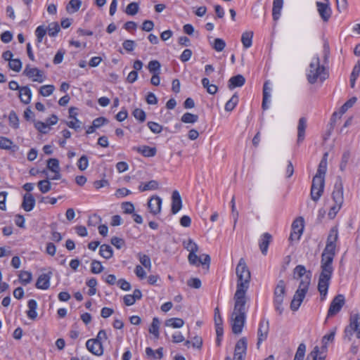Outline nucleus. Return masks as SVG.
<instances>
[{"label": "nucleus", "instance_id": "1", "mask_svg": "<svg viewBox=\"0 0 360 360\" xmlns=\"http://www.w3.org/2000/svg\"><path fill=\"white\" fill-rule=\"evenodd\" d=\"M335 251L323 250L321 259V273L319 277L318 290L323 300L327 295L330 281L333 272V262Z\"/></svg>", "mask_w": 360, "mask_h": 360}, {"label": "nucleus", "instance_id": "2", "mask_svg": "<svg viewBox=\"0 0 360 360\" xmlns=\"http://www.w3.org/2000/svg\"><path fill=\"white\" fill-rule=\"evenodd\" d=\"M237 276L236 291L233 298L248 299L246 292L249 288L251 274L243 258H240L236 269Z\"/></svg>", "mask_w": 360, "mask_h": 360}, {"label": "nucleus", "instance_id": "3", "mask_svg": "<svg viewBox=\"0 0 360 360\" xmlns=\"http://www.w3.org/2000/svg\"><path fill=\"white\" fill-rule=\"evenodd\" d=\"M234 307L231 313V322L232 332L234 334L241 333L245 322V304L248 299L233 298Z\"/></svg>", "mask_w": 360, "mask_h": 360}, {"label": "nucleus", "instance_id": "4", "mask_svg": "<svg viewBox=\"0 0 360 360\" xmlns=\"http://www.w3.org/2000/svg\"><path fill=\"white\" fill-rule=\"evenodd\" d=\"M307 77L310 84H314L318 82L319 79L323 82L327 78V72H326L324 66L320 65V58L319 56L312 58Z\"/></svg>", "mask_w": 360, "mask_h": 360}, {"label": "nucleus", "instance_id": "5", "mask_svg": "<svg viewBox=\"0 0 360 360\" xmlns=\"http://www.w3.org/2000/svg\"><path fill=\"white\" fill-rule=\"evenodd\" d=\"M311 276H306L301 279L299 287L296 290L290 303V309L297 311L300 307L310 285Z\"/></svg>", "mask_w": 360, "mask_h": 360}, {"label": "nucleus", "instance_id": "6", "mask_svg": "<svg viewBox=\"0 0 360 360\" xmlns=\"http://www.w3.org/2000/svg\"><path fill=\"white\" fill-rule=\"evenodd\" d=\"M306 351V346L304 343L299 345L293 360H303ZM326 356L320 352L319 347L316 346L307 355V360H325Z\"/></svg>", "mask_w": 360, "mask_h": 360}, {"label": "nucleus", "instance_id": "7", "mask_svg": "<svg viewBox=\"0 0 360 360\" xmlns=\"http://www.w3.org/2000/svg\"><path fill=\"white\" fill-rule=\"evenodd\" d=\"M285 293V283L283 280L278 281L275 290H274V304L276 311L278 313L279 315H281L283 311V307H282V304L284 299V295Z\"/></svg>", "mask_w": 360, "mask_h": 360}, {"label": "nucleus", "instance_id": "8", "mask_svg": "<svg viewBox=\"0 0 360 360\" xmlns=\"http://www.w3.org/2000/svg\"><path fill=\"white\" fill-rule=\"evenodd\" d=\"M360 339V314H356L350 316L349 324L345 329V338L351 340L353 334Z\"/></svg>", "mask_w": 360, "mask_h": 360}, {"label": "nucleus", "instance_id": "9", "mask_svg": "<svg viewBox=\"0 0 360 360\" xmlns=\"http://www.w3.org/2000/svg\"><path fill=\"white\" fill-rule=\"evenodd\" d=\"M325 179L319 176H314L311 188V198L316 202L323 193Z\"/></svg>", "mask_w": 360, "mask_h": 360}, {"label": "nucleus", "instance_id": "10", "mask_svg": "<svg viewBox=\"0 0 360 360\" xmlns=\"http://www.w3.org/2000/svg\"><path fill=\"white\" fill-rule=\"evenodd\" d=\"M345 302V300L343 295L339 294L336 295L330 304L327 316L330 317L337 314L341 310Z\"/></svg>", "mask_w": 360, "mask_h": 360}, {"label": "nucleus", "instance_id": "11", "mask_svg": "<svg viewBox=\"0 0 360 360\" xmlns=\"http://www.w3.org/2000/svg\"><path fill=\"white\" fill-rule=\"evenodd\" d=\"M23 74L32 79L33 82L42 83L45 80L44 72L37 68H31L30 65H26Z\"/></svg>", "mask_w": 360, "mask_h": 360}, {"label": "nucleus", "instance_id": "12", "mask_svg": "<svg viewBox=\"0 0 360 360\" xmlns=\"http://www.w3.org/2000/svg\"><path fill=\"white\" fill-rule=\"evenodd\" d=\"M317 7V11L324 22H327L332 15V10L330 6V3L328 1H325L324 3L317 1L316 3Z\"/></svg>", "mask_w": 360, "mask_h": 360}, {"label": "nucleus", "instance_id": "13", "mask_svg": "<svg viewBox=\"0 0 360 360\" xmlns=\"http://www.w3.org/2000/svg\"><path fill=\"white\" fill-rule=\"evenodd\" d=\"M248 347L245 338H240L236 343L234 350L233 360H245Z\"/></svg>", "mask_w": 360, "mask_h": 360}, {"label": "nucleus", "instance_id": "14", "mask_svg": "<svg viewBox=\"0 0 360 360\" xmlns=\"http://www.w3.org/2000/svg\"><path fill=\"white\" fill-rule=\"evenodd\" d=\"M338 239V231L336 226L330 229L327 238L326 245L324 250L335 251L336 242Z\"/></svg>", "mask_w": 360, "mask_h": 360}, {"label": "nucleus", "instance_id": "15", "mask_svg": "<svg viewBox=\"0 0 360 360\" xmlns=\"http://www.w3.org/2000/svg\"><path fill=\"white\" fill-rule=\"evenodd\" d=\"M269 328V323L268 320H262L259 323V328H258V340L257 345L259 346L261 342L266 340L268 335Z\"/></svg>", "mask_w": 360, "mask_h": 360}, {"label": "nucleus", "instance_id": "16", "mask_svg": "<svg viewBox=\"0 0 360 360\" xmlns=\"http://www.w3.org/2000/svg\"><path fill=\"white\" fill-rule=\"evenodd\" d=\"M182 207L181 197L178 191L175 190L172 194L171 212L176 214Z\"/></svg>", "mask_w": 360, "mask_h": 360}, {"label": "nucleus", "instance_id": "17", "mask_svg": "<svg viewBox=\"0 0 360 360\" xmlns=\"http://www.w3.org/2000/svg\"><path fill=\"white\" fill-rule=\"evenodd\" d=\"M162 199L158 196H153L148 200V206L150 212L153 214L156 215L161 211Z\"/></svg>", "mask_w": 360, "mask_h": 360}, {"label": "nucleus", "instance_id": "18", "mask_svg": "<svg viewBox=\"0 0 360 360\" xmlns=\"http://www.w3.org/2000/svg\"><path fill=\"white\" fill-rule=\"evenodd\" d=\"M87 349L96 356H101L103 353V348L101 342H96L92 340H88L86 342Z\"/></svg>", "mask_w": 360, "mask_h": 360}, {"label": "nucleus", "instance_id": "19", "mask_svg": "<svg viewBox=\"0 0 360 360\" xmlns=\"http://www.w3.org/2000/svg\"><path fill=\"white\" fill-rule=\"evenodd\" d=\"M272 240V236L269 233H264L262 235L259 242V249L262 253V255H266L268 251V248L270 243Z\"/></svg>", "mask_w": 360, "mask_h": 360}, {"label": "nucleus", "instance_id": "20", "mask_svg": "<svg viewBox=\"0 0 360 360\" xmlns=\"http://www.w3.org/2000/svg\"><path fill=\"white\" fill-rule=\"evenodd\" d=\"M51 273L43 274L39 276L36 283V287L38 289L47 290L50 286V279Z\"/></svg>", "mask_w": 360, "mask_h": 360}, {"label": "nucleus", "instance_id": "21", "mask_svg": "<svg viewBox=\"0 0 360 360\" xmlns=\"http://www.w3.org/2000/svg\"><path fill=\"white\" fill-rule=\"evenodd\" d=\"M307 128V119L304 117H300L297 125V143H302L305 138V130Z\"/></svg>", "mask_w": 360, "mask_h": 360}, {"label": "nucleus", "instance_id": "22", "mask_svg": "<svg viewBox=\"0 0 360 360\" xmlns=\"http://www.w3.org/2000/svg\"><path fill=\"white\" fill-rule=\"evenodd\" d=\"M35 205V199L30 193H26L23 196L22 207L26 212H30L33 210Z\"/></svg>", "mask_w": 360, "mask_h": 360}, {"label": "nucleus", "instance_id": "23", "mask_svg": "<svg viewBox=\"0 0 360 360\" xmlns=\"http://www.w3.org/2000/svg\"><path fill=\"white\" fill-rule=\"evenodd\" d=\"M134 150L141 153L143 156L146 158L154 157L156 155L157 150L155 147L151 148L148 146H142L139 147H134Z\"/></svg>", "mask_w": 360, "mask_h": 360}, {"label": "nucleus", "instance_id": "24", "mask_svg": "<svg viewBox=\"0 0 360 360\" xmlns=\"http://www.w3.org/2000/svg\"><path fill=\"white\" fill-rule=\"evenodd\" d=\"M332 198L335 204L342 205L343 203V188L342 184H335L332 193Z\"/></svg>", "mask_w": 360, "mask_h": 360}, {"label": "nucleus", "instance_id": "25", "mask_svg": "<svg viewBox=\"0 0 360 360\" xmlns=\"http://www.w3.org/2000/svg\"><path fill=\"white\" fill-rule=\"evenodd\" d=\"M245 77L242 75H237L229 79L228 87L229 89H233L236 87H240L245 84Z\"/></svg>", "mask_w": 360, "mask_h": 360}, {"label": "nucleus", "instance_id": "26", "mask_svg": "<svg viewBox=\"0 0 360 360\" xmlns=\"http://www.w3.org/2000/svg\"><path fill=\"white\" fill-rule=\"evenodd\" d=\"M19 93V98L21 102L25 104H28L30 103L32 98V92L28 86H22L20 89Z\"/></svg>", "mask_w": 360, "mask_h": 360}, {"label": "nucleus", "instance_id": "27", "mask_svg": "<svg viewBox=\"0 0 360 360\" xmlns=\"http://www.w3.org/2000/svg\"><path fill=\"white\" fill-rule=\"evenodd\" d=\"M283 4V0H274L272 8V16L274 20L276 21L279 19Z\"/></svg>", "mask_w": 360, "mask_h": 360}, {"label": "nucleus", "instance_id": "28", "mask_svg": "<svg viewBox=\"0 0 360 360\" xmlns=\"http://www.w3.org/2000/svg\"><path fill=\"white\" fill-rule=\"evenodd\" d=\"M327 156L328 153H326L319 165V168L314 176L322 177L323 179L325 178V174L327 170Z\"/></svg>", "mask_w": 360, "mask_h": 360}, {"label": "nucleus", "instance_id": "29", "mask_svg": "<svg viewBox=\"0 0 360 360\" xmlns=\"http://www.w3.org/2000/svg\"><path fill=\"white\" fill-rule=\"evenodd\" d=\"M28 311H27V315L29 319L32 320H34L37 316V302L34 300H30L27 302Z\"/></svg>", "mask_w": 360, "mask_h": 360}, {"label": "nucleus", "instance_id": "30", "mask_svg": "<svg viewBox=\"0 0 360 360\" xmlns=\"http://www.w3.org/2000/svg\"><path fill=\"white\" fill-rule=\"evenodd\" d=\"M270 90L271 89L268 86V82H265L263 86V100L262 104V108L264 110L269 108L267 103L270 98Z\"/></svg>", "mask_w": 360, "mask_h": 360}, {"label": "nucleus", "instance_id": "31", "mask_svg": "<svg viewBox=\"0 0 360 360\" xmlns=\"http://www.w3.org/2000/svg\"><path fill=\"white\" fill-rule=\"evenodd\" d=\"M304 229V219L302 217L297 218L292 224V230L295 232L296 234H302Z\"/></svg>", "mask_w": 360, "mask_h": 360}, {"label": "nucleus", "instance_id": "32", "mask_svg": "<svg viewBox=\"0 0 360 360\" xmlns=\"http://www.w3.org/2000/svg\"><path fill=\"white\" fill-rule=\"evenodd\" d=\"M252 37L253 32H245L243 33L241 37V41L243 46L245 49L250 48L252 44Z\"/></svg>", "mask_w": 360, "mask_h": 360}, {"label": "nucleus", "instance_id": "33", "mask_svg": "<svg viewBox=\"0 0 360 360\" xmlns=\"http://www.w3.org/2000/svg\"><path fill=\"white\" fill-rule=\"evenodd\" d=\"M184 324V321L182 319L180 318H171L165 321V326L168 327H172L174 328H181Z\"/></svg>", "mask_w": 360, "mask_h": 360}, {"label": "nucleus", "instance_id": "34", "mask_svg": "<svg viewBox=\"0 0 360 360\" xmlns=\"http://www.w3.org/2000/svg\"><path fill=\"white\" fill-rule=\"evenodd\" d=\"M360 74V61L359 60L354 65L350 76V86L354 88L355 82Z\"/></svg>", "mask_w": 360, "mask_h": 360}, {"label": "nucleus", "instance_id": "35", "mask_svg": "<svg viewBox=\"0 0 360 360\" xmlns=\"http://www.w3.org/2000/svg\"><path fill=\"white\" fill-rule=\"evenodd\" d=\"M99 253L105 259H110L112 257L113 250L109 245L103 244L100 247Z\"/></svg>", "mask_w": 360, "mask_h": 360}, {"label": "nucleus", "instance_id": "36", "mask_svg": "<svg viewBox=\"0 0 360 360\" xmlns=\"http://www.w3.org/2000/svg\"><path fill=\"white\" fill-rule=\"evenodd\" d=\"M159 328H160V321L158 318L154 317L153 319L152 323L149 328V332L152 333L155 338H158L160 335L159 333Z\"/></svg>", "mask_w": 360, "mask_h": 360}, {"label": "nucleus", "instance_id": "37", "mask_svg": "<svg viewBox=\"0 0 360 360\" xmlns=\"http://www.w3.org/2000/svg\"><path fill=\"white\" fill-rule=\"evenodd\" d=\"M37 186L42 193H46L51 190V184L49 178L39 181L37 184Z\"/></svg>", "mask_w": 360, "mask_h": 360}, {"label": "nucleus", "instance_id": "38", "mask_svg": "<svg viewBox=\"0 0 360 360\" xmlns=\"http://www.w3.org/2000/svg\"><path fill=\"white\" fill-rule=\"evenodd\" d=\"M81 5L80 0H70L66 6V10L69 13H75L80 8Z\"/></svg>", "mask_w": 360, "mask_h": 360}, {"label": "nucleus", "instance_id": "39", "mask_svg": "<svg viewBox=\"0 0 360 360\" xmlns=\"http://www.w3.org/2000/svg\"><path fill=\"white\" fill-rule=\"evenodd\" d=\"M183 245L189 253L197 252L198 251V245L191 238L183 242Z\"/></svg>", "mask_w": 360, "mask_h": 360}, {"label": "nucleus", "instance_id": "40", "mask_svg": "<svg viewBox=\"0 0 360 360\" xmlns=\"http://www.w3.org/2000/svg\"><path fill=\"white\" fill-rule=\"evenodd\" d=\"M202 84L210 94H215L217 92L218 87L214 84H211L207 78H203L202 79Z\"/></svg>", "mask_w": 360, "mask_h": 360}, {"label": "nucleus", "instance_id": "41", "mask_svg": "<svg viewBox=\"0 0 360 360\" xmlns=\"http://www.w3.org/2000/svg\"><path fill=\"white\" fill-rule=\"evenodd\" d=\"M181 120L184 123L193 124L198 120V116L190 112H186L182 115Z\"/></svg>", "mask_w": 360, "mask_h": 360}, {"label": "nucleus", "instance_id": "42", "mask_svg": "<svg viewBox=\"0 0 360 360\" xmlns=\"http://www.w3.org/2000/svg\"><path fill=\"white\" fill-rule=\"evenodd\" d=\"M238 103V96L234 94L232 97L226 102L225 110L228 112L232 111Z\"/></svg>", "mask_w": 360, "mask_h": 360}, {"label": "nucleus", "instance_id": "43", "mask_svg": "<svg viewBox=\"0 0 360 360\" xmlns=\"http://www.w3.org/2000/svg\"><path fill=\"white\" fill-rule=\"evenodd\" d=\"M9 125L13 129L19 127V118L14 110H11L8 115Z\"/></svg>", "mask_w": 360, "mask_h": 360}, {"label": "nucleus", "instance_id": "44", "mask_svg": "<svg viewBox=\"0 0 360 360\" xmlns=\"http://www.w3.org/2000/svg\"><path fill=\"white\" fill-rule=\"evenodd\" d=\"M19 279L22 285H26L32 281V273L27 271H21L19 274Z\"/></svg>", "mask_w": 360, "mask_h": 360}, {"label": "nucleus", "instance_id": "45", "mask_svg": "<svg viewBox=\"0 0 360 360\" xmlns=\"http://www.w3.org/2000/svg\"><path fill=\"white\" fill-rule=\"evenodd\" d=\"M350 155H351L350 151L348 150L344 151V153H342L341 161L340 163V169L342 172H344L346 169L347 163L350 158Z\"/></svg>", "mask_w": 360, "mask_h": 360}, {"label": "nucleus", "instance_id": "46", "mask_svg": "<svg viewBox=\"0 0 360 360\" xmlns=\"http://www.w3.org/2000/svg\"><path fill=\"white\" fill-rule=\"evenodd\" d=\"M158 188V183L155 180H151L143 186L140 185L139 189L140 191L143 192L149 190H155Z\"/></svg>", "mask_w": 360, "mask_h": 360}, {"label": "nucleus", "instance_id": "47", "mask_svg": "<svg viewBox=\"0 0 360 360\" xmlns=\"http://www.w3.org/2000/svg\"><path fill=\"white\" fill-rule=\"evenodd\" d=\"M307 273V270L304 266L297 265L293 270V278L295 279H300L302 278Z\"/></svg>", "mask_w": 360, "mask_h": 360}, {"label": "nucleus", "instance_id": "48", "mask_svg": "<svg viewBox=\"0 0 360 360\" xmlns=\"http://www.w3.org/2000/svg\"><path fill=\"white\" fill-rule=\"evenodd\" d=\"M161 65L158 60H154L149 62L148 65V70L150 73H160Z\"/></svg>", "mask_w": 360, "mask_h": 360}, {"label": "nucleus", "instance_id": "49", "mask_svg": "<svg viewBox=\"0 0 360 360\" xmlns=\"http://www.w3.org/2000/svg\"><path fill=\"white\" fill-rule=\"evenodd\" d=\"M139 6L136 2L129 4L125 9V13L129 15H134L139 12Z\"/></svg>", "mask_w": 360, "mask_h": 360}, {"label": "nucleus", "instance_id": "50", "mask_svg": "<svg viewBox=\"0 0 360 360\" xmlns=\"http://www.w3.org/2000/svg\"><path fill=\"white\" fill-rule=\"evenodd\" d=\"M357 98L356 97H352L350 99H349L346 103H345L340 110V115L345 114L348 109L352 108L354 103L356 102Z\"/></svg>", "mask_w": 360, "mask_h": 360}, {"label": "nucleus", "instance_id": "51", "mask_svg": "<svg viewBox=\"0 0 360 360\" xmlns=\"http://www.w3.org/2000/svg\"><path fill=\"white\" fill-rule=\"evenodd\" d=\"M212 46L216 51L220 52L224 49V48L226 46V42L222 39L216 38L214 40V42L212 44Z\"/></svg>", "mask_w": 360, "mask_h": 360}, {"label": "nucleus", "instance_id": "52", "mask_svg": "<svg viewBox=\"0 0 360 360\" xmlns=\"http://www.w3.org/2000/svg\"><path fill=\"white\" fill-rule=\"evenodd\" d=\"M54 89L55 87L53 85H44L40 87L39 94L42 96H49L53 94Z\"/></svg>", "mask_w": 360, "mask_h": 360}, {"label": "nucleus", "instance_id": "53", "mask_svg": "<svg viewBox=\"0 0 360 360\" xmlns=\"http://www.w3.org/2000/svg\"><path fill=\"white\" fill-rule=\"evenodd\" d=\"M8 66L12 70L19 72L22 69V63L20 59H12L10 60Z\"/></svg>", "mask_w": 360, "mask_h": 360}, {"label": "nucleus", "instance_id": "54", "mask_svg": "<svg viewBox=\"0 0 360 360\" xmlns=\"http://www.w3.org/2000/svg\"><path fill=\"white\" fill-rule=\"evenodd\" d=\"M46 32L47 29L43 25H40L37 27L35 30V34L37 36V40L38 43H41L44 37L46 34Z\"/></svg>", "mask_w": 360, "mask_h": 360}, {"label": "nucleus", "instance_id": "55", "mask_svg": "<svg viewBox=\"0 0 360 360\" xmlns=\"http://www.w3.org/2000/svg\"><path fill=\"white\" fill-rule=\"evenodd\" d=\"M13 143L7 137L0 136V148L4 150H9L11 148Z\"/></svg>", "mask_w": 360, "mask_h": 360}, {"label": "nucleus", "instance_id": "56", "mask_svg": "<svg viewBox=\"0 0 360 360\" xmlns=\"http://www.w3.org/2000/svg\"><path fill=\"white\" fill-rule=\"evenodd\" d=\"M47 30L49 36L55 37L59 32L60 28L58 22H52L49 25Z\"/></svg>", "mask_w": 360, "mask_h": 360}, {"label": "nucleus", "instance_id": "57", "mask_svg": "<svg viewBox=\"0 0 360 360\" xmlns=\"http://www.w3.org/2000/svg\"><path fill=\"white\" fill-rule=\"evenodd\" d=\"M47 168L53 172L60 170L58 160L56 158H50L47 161Z\"/></svg>", "mask_w": 360, "mask_h": 360}, {"label": "nucleus", "instance_id": "58", "mask_svg": "<svg viewBox=\"0 0 360 360\" xmlns=\"http://www.w3.org/2000/svg\"><path fill=\"white\" fill-rule=\"evenodd\" d=\"M147 126L153 133L156 134L161 133L163 129L162 125L155 122H148Z\"/></svg>", "mask_w": 360, "mask_h": 360}, {"label": "nucleus", "instance_id": "59", "mask_svg": "<svg viewBox=\"0 0 360 360\" xmlns=\"http://www.w3.org/2000/svg\"><path fill=\"white\" fill-rule=\"evenodd\" d=\"M139 259L141 264L146 269H151V261L150 257L146 255L139 254Z\"/></svg>", "mask_w": 360, "mask_h": 360}, {"label": "nucleus", "instance_id": "60", "mask_svg": "<svg viewBox=\"0 0 360 360\" xmlns=\"http://www.w3.org/2000/svg\"><path fill=\"white\" fill-rule=\"evenodd\" d=\"M89 166V160L86 155H83L77 162V167L81 171L85 170Z\"/></svg>", "mask_w": 360, "mask_h": 360}, {"label": "nucleus", "instance_id": "61", "mask_svg": "<svg viewBox=\"0 0 360 360\" xmlns=\"http://www.w3.org/2000/svg\"><path fill=\"white\" fill-rule=\"evenodd\" d=\"M103 270L101 263L97 260H93L91 262V271L93 274H100Z\"/></svg>", "mask_w": 360, "mask_h": 360}, {"label": "nucleus", "instance_id": "62", "mask_svg": "<svg viewBox=\"0 0 360 360\" xmlns=\"http://www.w3.org/2000/svg\"><path fill=\"white\" fill-rule=\"evenodd\" d=\"M132 115L136 120H139L141 122L146 120V112L140 108H136L133 111Z\"/></svg>", "mask_w": 360, "mask_h": 360}, {"label": "nucleus", "instance_id": "63", "mask_svg": "<svg viewBox=\"0 0 360 360\" xmlns=\"http://www.w3.org/2000/svg\"><path fill=\"white\" fill-rule=\"evenodd\" d=\"M187 285L193 288L199 289L201 287V281L198 278H191L187 281Z\"/></svg>", "mask_w": 360, "mask_h": 360}, {"label": "nucleus", "instance_id": "64", "mask_svg": "<svg viewBox=\"0 0 360 360\" xmlns=\"http://www.w3.org/2000/svg\"><path fill=\"white\" fill-rule=\"evenodd\" d=\"M122 208L125 214H132L134 211V206L131 202H124L122 204Z\"/></svg>", "mask_w": 360, "mask_h": 360}]
</instances>
